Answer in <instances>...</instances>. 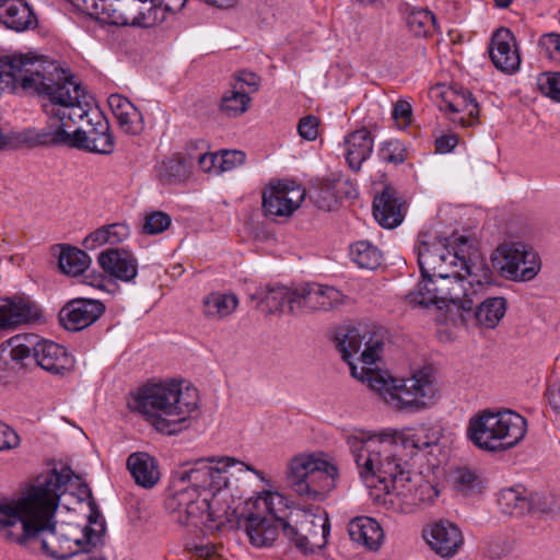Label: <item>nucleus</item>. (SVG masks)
<instances>
[{"label":"nucleus","mask_w":560,"mask_h":560,"mask_svg":"<svg viewBox=\"0 0 560 560\" xmlns=\"http://www.w3.org/2000/svg\"><path fill=\"white\" fill-rule=\"evenodd\" d=\"M457 249L442 242L422 243L418 250L421 281L407 296L415 306L430 305L439 310L454 305L458 310L471 311L478 289L491 282V269L472 262L465 256L468 238L455 240Z\"/></svg>","instance_id":"obj_1"},{"label":"nucleus","mask_w":560,"mask_h":560,"mask_svg":"<svg viewBox=\"0 0 560 560\" xmlns=\"http://www.w3.org/2000/svg\"><path fill=\"white\" fill-rule=\"evenodd\" d=\"M68 481V475L54 469L43 482L33 486L25 498L18 501L0 500V527L20 524L22 533L16 536V542L38 541L43 552L55 559H69L79 552L78 548L89 551L82 548L83 540H71L56 528L55 513L61 489Z\"/></svg>","instance_id":"obj_2"},{"label":"nucleus","mask_w":560,"mask_h":560,"mask_svg":"<svg viewBox=\"0 0 560 560\" xmlns=\"http://www.w3.org/2000/svg\"><path fill=\"white\" fill-rule=\"evenodd\" d=\"M196 387L183 386L175 380L147 383L132 396L130 408L141 413L158 432L174 435L187 427L191 413L198 409Z\"/></svg>","instance_id":"obj_3"},{"label":"nucleus","mask_w":560,"mask_h":560,"mask_svg":"<svg viewBox=\"0 0 560 560\" xmlns=\"http://www.w3.org/2000/svg\"><path fill=\"white\" fill-rule=\"evenodd\" d=\"M347 444L354 458L361 479L373 487L377 480L386 492L399 477L407 474L411 453L406 452L404 443L389 434L347 436Z\"/></svg>","instance_id":"obj_4"},{"label":"nucleus","mask_w":560,"mask_h":560,"mask_svg":"<svg viewBox=\"0 0 560 560\" xmlns=\"http://www.w3.org/2000/svg\"><path fill=\"white\" fill-rule=\"evenodd\" d=\"M373 365L361 364L359 368L357 363H351V375L366 383L396 410L418 412L432 404L436 388L429 371H417L411 377L395 380L388 375L387 371Z\"/></svg>","instance_id":"obj_5"},{"label":"nucleus","mask_w":560,"mask_h":560,"mask_svg":"<svg viewBox=\"0 0 560 560\" xmlns=\"http://www.w3.org/2000/svg\"><path fill=\"white\" fill-rule=\"evenodd\" d=\"M264 505L281 522L283 535L303 553H313L324 548L330 533L328 516L314 514L304 510L288 512L284 497L269 493L264 499Z\"/></svg>","instance_id":"obj_6"},{"label":"nucleus","mask_w":560,"mask_h":560,"mask_svg":"<svg viewBox=\"0 0 560 560\" xmlns=\"http://www.w3.org/2000/svg\"><path fill=\"white\" fill-rule=\"evenodd\" d=\"M527 432V420L517 412L485 410L470 418L467 438L478 448L502 452L517 445Z\"/></svg>","instance_id":"obj_7"},{"label":"nucleus","mask_w":560,"mask_h":560,"mask_svg":"<svg viewBox=\"0 0 560 560\" xmlns=\"http://www.w3.org/2000/svg\"><path fill=\"white\" fill-rule=\"evenodd\" d=\"M255 471L254 468L233 457H201L186 462L175 476L179 482H188L187 488H197L211 500H219L229 487L230 479L237 472Z\"/></svg>","instance_id":"obj_8"},{"label":"nucleus","mask_w":560,"mask_h":560,"mask_svg":"<svg viewBox=\"0 0 560 560\" xmlns=\"http://www.w3.org/2000/svg\"><path fill=\"white\" fill-rule=\"evenodd\" d=\"M339 470L315 454H299L288 464L287 480L291 490L306 500H323L337 486Z\"/></svg>","instance_id":"obj_9"},{"label":"nucleus","mask_w":560,"mask_h":560,"mask_svg":"<svg viewBox=\"0 0 560 560\" xmlns=\"http://www.w3.org/2000/svg\"><path fill=\"white\" fill-rule=\"evenodd\" d=\"M166 510L180 525H195L208 522L223 523L229 521L230 505L226 500H211L197 488H183L170 495L165 501Z\"/></svg>","instance_id":"obj_10"},{"label":"nucleus","mask_w":560,"mask_h":560,"mask_svg":"<svg viewBox=\"0 0 560 560\" xmlns=\"http://www.w3.org/2000/svg\"><path fill=\"white\" fill-rule=\"evenodd\" d=\"M48 136L45 138L51 142V147H68L100 154H110L115 147L109 124L97 110L89 118L86 129L78 128L72 132H65L59 127Z\"/></svg>","instance_id":"obj_11"},{"label":"nucleus","mask_w":560,"mask_h":560,"mask_svg":"<svg viewBox=\"0 0 560 560\" xmlns=\"http://www.w3.org/2000/svg\"><path fill=\"white\" fill-rule=\"evenodd\" d=\"M492 266L505 279L529 281L540 270V260L535 250L522 242H504L493 252Z\"/></svg>","instance_id":"obj_12"},{"label":"nucleus","mask_w":560,"mask_h":560,"mask_svg":"<svg viewBox=\"0 0 560 560\" xmlns=\"http://www.w3.org/2000/svg\"><path fill=\"white\" fill-rule=\"evenodd\" d=\"M291 300L290 315L330 311L343 302V294L334 287L307 283L296 288Z\"/></svg>","instance_id":"obj_13"},{"label":"nucleus","mask_w":560,"mask_h":560,"mask_svg":"<svg viewBox=\"0 0 560 560\" xmlns=\"http://www.w3.org/2000/svg\"><path fill=\"white\" fill-rule=\"evenodd\" d=\"M337 349L341 353V358L349 365L353 363L351 358L358 353L362 346L363 351L359 357L361 364H375L380 358V352L383 347V342L374 340L371 331L364 328L351 327L346 330L345 334L337 336Z\"/></svg>","instance_id":"obj_14"},{"label":"nucleus","mask_w":560,"mask_h":560,"mask_svg":"<svg viewBox=\"0 0 560 560\" xmlns=\"http://www.w3.org/2000/svg\"><path fill=\"white\" fill-rule=\"evenodd\" d=\"M355 187L348 178L340 174H330L326 177L315 178L310 186V198L322 210H334L343 198H354Z\"/></svg>","instance_id":"obj_15"},{"label":"nucleus","mask_w":560,"mask_h":560,"mask_svg":"<svg viewBox=\"0 0 560 560\" xmlns=\"http://www.w3.org/2000/svg\"><path fill=\"white\" fill-rule=\"evenodd\" d=\"M305 196L306 190L294 182L270 184L262 192V209L268 217H289Z\"/></svg>","instance_id":"obj_16"},{"label":"nucleus","mask_w":560,"mask_h":560,"mask_svg":"<svg viewBox=\"0 0 560 560\" xmlns=\"http://www.w3.org/2000/svg\"><path fill=\"white\" fill-rule=\"evenodd\" d=\"M105 312V305L93 299L78 298L67 302L59 312V322L70 331H79L95 323Z\"/></svg>","instance_id":"obj_17"},{"label":"nucleus","mask_w":560,"mask_h":560,"mask_svg":"<svg viewBox=\"0 0 560 560\" xmlns=\"http://www.w3.org/2000/svg\"><path fill=\"white\" fill-rule=\"evenodd\" d=\"M34 360L44 371L54 375H65L74 368L73 357L68 350L51 340H37Z\"/></svg>","instance_id":"obj_18"},{"label":"nucleus","mask_w":560,"mask_h":560,"mask_svg":"<svg viewBox=\"0 0 560 560\" xmlns=\"http://www.w3.org/2000/svg\"><path fill=\"white\" fill-rule=\"evenodd\" d=\"M489 55L494 67L506 73L515 72L521 65L513 33L508 28L498 30L492 38Z\"/></svg>","instance_id":"obj_19"},{"label":"nucleus","mask_w":560,"mask_h":560,"mask_svg":"<svg viewBox=\"0 0 560 560\" xmlns=\"http://www.w3.org/2000/svg\"><path fill=\"white\" fill-rule=\"evenodd\" d=\"M431 549L443 558L453 557L464 542L460 529L452 522L440 521L423 530Z\"/></svg>","instance_id":"obj_20"},{"label":"nucleus","mask_w":560,"mask_h":560,"mask_svg":"<svg viewBox=\"0 0 560 560\" xmlns=\"http://www.w3.org/2000/svg\"><path fill=\"white\" fill-rule=\"evenodd\" d=\"M373 215L385 229L398 226L405 218V202L396 189L384 187L381 194L374 197Z\"/></svg>","instance_id":"obj_21"},{"label":"nucleus","mask_w":560,"mask_h":560,"mask_svg":"<svg viewBox=\"0 0 560 560\" xmlns=\"http://www.w3.org/2000/svg\"><path fill=\"white\" fill-rule=\"evenodd\" d=\"M97 262L107 275L125 282H130L138 273L136 257L124 248H109L101 252Z\"/></svg>","instance_id":"obj_22"},{"label":"nucleus","mask_w":560,"mask_h":560,"mask_svg":"<svg viewBox=\"0 0 560 560\" xmlns=\"http://www.w3.org/2000/svg\"><path fill=\"white\" fill-rule=\"evenodd\" d=\"M269 516L250 513L244 521V529L249 542L258 548L271 546L278 537L281 522L269 511Z\"/></svg>","instance_id":"obj_23"},{"label":"nucleus","mask_w":560,"mask_h":560,"mask_svg":"<svg viewBox=\"0 0 560 560\" xmlns=\"http://www.w3.org/2000/svg\"><path fill=\"white\" fill-rule=\"evenodd\" d=\"M491 284L492 281L482 289H478L477 294L474 296L475 302L471 311L462 310L465 314L472 315L478 324L486 328L497 327L508 308V302L502 296L487 298L482 302H479L480 293Z\"/></svg>","instance_id":"obj_24"},{"label":"nucleus","mask_w":560,"mask_h":560,"mask_svg":"<svg viewBox=\"0 0 560 560\" xmlns=\"http://www.w3.org/2000/svg\"><path fill=\"white\" fill-rule=\"evenodd\" d=\"M83 12L100 23L109 25H129L127 19L128 0H84L81 4Z\"/></svg>","instance_id":"obj_25"},{"label":"nucleus","mask_w":560,"mask_h":560,"mask_svg":"<svg viewBox=\"0 0 560 560\" xmlns=\"http://www.w3.org/2000/svg\"><path fill=\"white\" fill-rule=\"evenodd\" d=\"M0 24L15 32H24L35 27L37 19L24 0H8L0 4Z\"/></svg>","instance_id":"obj_26"},{"label":"nucleus","mask_w":560,"mask_h":560,"mask_svg":"<svg viewBox=\"0 0 560 560\" xmlns=\"http://www.w3.org/2000/svg\"><path fill=\"white\" fill-rule=\"evenodd\" d=\"M108 105L124 132L132 136L141 133L144 128L142 114L127 97L112 94Z\"/></svg>","instance_id":"obj_27"},{"label":"nucleus","mask_w":560,"mask_h":560,"mask_svg":"<svg viewBox=\"0 0 560 560\" xmlns=\"http://www.w3.org/2000/svg\"><path fill=\"white\" fill-rule=\"evenodd\" d=\"M126 465L136 485L144 489L153 488L161 478L156 459L148 453L137 452L130 454Z\"/></svg>","instance_id":"obj_28"},{"label":"nucleus","mask_w":560,"mask_h":560,"mask_svg":"<svg viewBox=\"0 0 560 560\" xmlns=\"http://www.w3.org/2000/svg\"><path fill=\"white\" fill-rule=\"evenodd\" d=\"M352 541L369 550H377L384 540V530L378 522L369 516H358L348 524Z\"/></svg>","instance_id":"obj_29"},{"label":"nucleus","mask_w":560,"mask_h":560,"mask_svg":"<svg viewBox=\"0 0 560 560\" xmlns=\"http://www.w3.org/2000/svg\"><path fill=\"white\" fill-rule=\"evenodd\" d=\"M127 19L129 25L149 28L163 22L165 9L158 0H128Z\"/></svg>","instance_id":"obj_30"},{"label":"nucleus","mask_w":560,"mask_h":560,"mask_svg":"<svg viewBox=\"0 0 560 560\" xmlns=\"http://www.w3.org/2000/svg\"><path fill=\"white\" fill-rule=\"evenodd\" d=\"M345 145L347 163L351 170L358 172L371 155L374 141L371 132L366 128H361L346 137Z\"/></svg>","instance_id":"obj_31"},{"label":"nucleus","mask_w":560,"mask_h":560,"mask_svg":"<svg viewBox=\"0 0 560 560\" xmlns=\"http://www.w3.org/2000/svg\"><path fill=\"white\" fill-rule=\"evenodd\" d=\"M37 310L21 298L5 300L0 304V330L35 320Z\"/></svg>","instance_id":"obj_32"},{"label":"nucleus","mask_w":560,"mask_h":560,"mask_svg":"<svg viewBox=\"0 0 560 560\" xmlns=\"http://www.w3.org/2000/svg\"><path fill=\"white\" fill-rule=\"evenodd\" d=\"M296 293V288L290 289L284 285H266L257 289L250 295L252 300H257L260 304L266 306L268 314L283 313L284 305L288 304V313L290 314L291 300Z\"/></svg>","instance_id":"obj_33"},{"label":"nucleus","mask_w":560,"mask_h":560,"mask_svg":"<svg viewBox=\"0 0 560 560\" xmlns=\"http://www.w3.org/2000/svg\"><path fill=\"white\" fill-rule=\"evenodd\" d=\"M56 247L59 250L58 267L63 275L79 277L89 269L92 259L84 250L67 244Z\"/></svg>","instance_id":"obj_34"},{"label":"nucleus","mask_w":560,"mask_h":560,"mask_svg":"<svg viewBox=\"0 0 560 560\" xmlns=\"http://www.w3.org/2000/svg\"><path fill=\"white\" fill-rule=\"evenodd\" d=\"M238 300L234 294L212 292L202 303L203 315L208 319L220 320L231 315L237 307Z\"/></svg>","instance_id":"obj_35"},{"label":"nucleus","mask_w":560,"mask_h":560,"mask_svg":"<svg viewBox=\"0 0 560 560\" xmlns=\"http://www.w3.org/2000/svg\"><path fill=\"white\" fill-rule=\"evenodd\" d=\"M352 261L360 268L374 270L382 264V252L368 241H359L350 246Z\"/></svg>","instance_id":"obj_36"},{"label":"nucleus","mask_w":560,"mask_h":560,"mask_svg":"<svg viewBox=\"0 0 560 560\" xmlns=\"http://www.w3.org/2000/svg\"><path fill=\"white\" fill-rule=\"evenodd\" d=\"M249 103L248 92L237 84H232V89L221 97L220 110L229 117H237L248 109Z\"/></svg>","instance_id":"obj_37"},{"label":"nucleus","mask_w":560,"mask_h":560,"mask_svg":"<svg viewBox=\"0 0 560 560\" xmlns=\"http://www.w3.org/2000/svg\"><path fill=\"white\" fill-rule=\"evenodd\" d=\"M498 503L504 514L522 516L528 511L529 501L525 490L506 488L501 490Z\"/></svg>","instance_id":"obj_38"},{"label":"nucleus","mask_w":560,"mask_h":560,"mask_svg":"<svg viewBox=\"0 0 560 560\" xmlns=\"http://www.w3.org/2000/svg\"><path fill=\"white\" fill-rule=\"evenodd\" d=\"M406 447V452L411 453V456L416 451L425 450L433 445H436L441 439V433L428 427H421L412 433H405L398 438Z\"/></svg>","instance_id":"obj_39"},{"label":"nucleus","mask_w":560,"mask_h":560,"mask_svg":"<svg viewBox=\"0 0 560 560\" xmlns=\"http://www.w3.org/2000/svg\"><path fill=\"white\" fill-rule=\"evenodd\" d=\"M446 108L452 113L467 112L468 118H453L454 122L460 124L463 127H472L478 124L479 106L470 92H465L456 98L446 103Z\"/></svg>","instance_id":"obj_40"},{"label":"nucleus","mask_w":560,"mask_h":560,"mask_svg":"<svg viewBox=\"0 0 560 560\" xmlns=\"http://www.w3.org/2000/svg\"><path fill=\"white\" fill-rule=\"evenodd\" d=\"M450 481L453 489L464 495H472L481 491V482L479 477L469 468H455L450 474Z\"/></svg>","instance_id":"obj_41"},{"label":"nucleus","mask_w":560,"mask_h":560,"mask_svg":"<svg viewBox=\"0 0 560 560\" xmlns=\"http://www.w3.org/2000/svg\"><path fill=\"white\" fill-rule=\"evenodd\" d=\"M406 24L415 36H427L431 28L434 27L435 18L432 12L427 9L412 8L407 13Z\"/></svg>","instance_id":"obj_42"},{"label":"nucleus","mask_w":560,"mask_h":560,"mask_svg":"<svg viewBox=\"0 0 560 560\" xmlns=\"http://www.w3.org/2000/svg\"><path fill=\"white\" fill-rule=\"evenodd\" d=\"M38 337L36 335L15 336L9 340V352L15 365L22 363L31 355L34 358V349Z\"/></svg>","instance_id":"obj_43"},{"label":"nucleus","mask_w":560,"mask_h":560,"mask_svg":"<svg viewBox=\"0 0 560 560\" xmlns=\"http://www.w3.org/2000/svg\"><path fill=\"white\" fill-rule=\"evenodd\" d=\"M417 483L418 476L413 478L410 470H408L407 474L394 481V485H389V489L385 493L395 494L400 498L407 506H412L411 500L413 497H417Z\"/></svg>","instance_id":"obj_44"},{"label":"nucleus","mask_w":560,"mask_h":560,"mask_svg":"<svg viewBox=\"0 0 560 560\" xmlns=\"http://www.w3.org/2000/svg\"><path fill=\"white\" fill-rule=\"evenodd\" d=\"M529 506L527 513L549 516L560 512V501L552 495L533 493L528 497Z\"/></svg>","instance_id":"obj_45"},{"label":"nucleus","mask_w":560,"mask_h":560,"mask_svg":"<svg viewBox=\"0 0 560 560\" xmlns=\"http://www.w3.org/2000/svg\"><path fill=\"white\" fill-rule=\"evenodd\" d=\"M378 154L384 162L393 164H401L407 159L404 143L396 139L383 142Z\"/></svg>","instance_id":"obj_46"},{"label":"nucleus","mask_w":560,"mask_h":560,"mask_svg":"<svg viewBox=\"0 0 560 560\" xmlns=\"http://www.w3.org/2000/svg\"><path fill=\"white\" fill-rule=\"evenodd\" d=\"M171 224V218L168 214L162 211H154L149 213L143 223V233L145 234H159L165 231Z\"/></svg>","instance_id":"obj_47"},{"label":"nucleus","mask_w":560,"mask_h":560,"mask_svg":"<svg viewBox=\"0 0 560 560\" xmlns=\"http://www.w3.org/2000/svg\"><path fill=\"white\" fill-rule=\"evenodd\" d=\"M538 86L542 94L560 102V73H544L538 79Z\"/></svg>","instance_id":"obj_48"},{"label":"nucleus","mask_w":560,"mask_h":560,"mask_svg":"<svg viewBox=\"0 0 560 560\" xmlns=\"http://www.w3.org/2000/svg\"><path fill=\"white\" fill-rule=\"evenodd\" d=\"M185 175V165L176 159H170L163 162L160 170V178L168 184L182 180Z\"/></svg>","instance_id":"obj_49"},{"label":"nucleus","mask_w":560,"mask_h":560,"mask_svg":"<svg viewBox=\"0 0 560 560\" xmlns=\"http://www.w3.org/2000/svg\"><path fill=\"white\" fill-rule=\"evenodd\" d=\"M539 48L544 56L560 62V34L549 33L542 35L539 39Z\"/></svg>","instance_id":"obj_50"},{"label":"nucleus","mask_w":560,"mask_h":560,"mask_svg":"<svg viewBox=\"0 0 560 560\" xmlns=\"http://www.w3.org/2000/svg\"><path fill=\"white\" fill-rule=\"evenodd\" d=\"M20 444V435L10 425L0 421V452L14 450Z\"/></svg>","instance_id":"obj_51"},{"label":"nucleus","mask_w":560,"mask_h":560,"mask_svg":"<svg viewBox=\"0 0 560 560\" xmlns=\"http://www.w3.org/2000/svg\"><path fill=\"white\" fill-rule=\"evenodd\" d=\"M417 497L411 500V505L417 506L423 502L432 501L439 495V491L429 482L418 477Z\"/></svg>","instance_id":"obj_52"},{"label":"nucleus","mask_w":560,"mask_h":560,"mask_svg":"<svg viewBox=\"0 0 560 560\" xmlns=\"http://www.w3.org/2000/svg\"><path fill=\"white\" fill-rule=\"evenodd\" d=\"M220 172L231 171L245 162V153L238 150H222Z\"/></svg>","instance_id":"obj_53"},{"label":"nucleus","mask_w":560,"mask_h":560,"mask_svg":"<svg viewBox=\"0 0 560 560\" xmlns=\"http://www.w3.org/2000/svg\"><path fill=\"white\" fill-rule=\"evenodd\" d=\"M298 132L307 141L315 140L318 135V119L313 115L303 117L298 125Z\"/></svg>","instance_id":"obj_54"},{"label":"nucleus","mask_w":560,"mask_h":560,"mask_svg":"<svg viewBox=\"0 0 560 560\" xmlns=\"http://www.w3.org/2000/svg\"><path fill=\"white\" fill-rule=\"evenodd\" d=\"M105 229L109 245L119 244L129 236V228L126 224L114 223L105 225Z\"/></svg>","instance_id":"obj_55"},{"label":"nucleus","mask_w":560,"mask_h":560,"mask_svg":"<svg viewBox=\"0 0 560 560\" xmlns=\"http://www.w3.org/2000/svg\"><path fill=\"white\" fill-rule=\"evenodd\" d=\"M108 244L107 233L105 226H102L94 232L90 233L82 242V245L88 250H94L95 248Z\"/></svg>","instance_id":"obj_56"},{"label":"nucleus","mask_w":560,"mask_h":560,"mask_svg":"<svg viewBox=\"0 0 560 560\" xmlns=\"http://www.w3.org/2000/svg\"><path fill=\"white\" fill-rule=\"evenodd\" d=\"M392 116L396 121L401 120L404 126L410 125L412 116L411 105L407 101L399 100L394 105Z\"/></svg>","instance_id":"obj_57"},{"label":"nucleus","mask_w":560,"mask_h":560,"mask_svg":"<svg viewBox=\"0 0 560 560\" xmlns=\"http://www.w3.org/2000/svg\"><path fill=\"white\" fill-rule=\"evenodd\" d=\"M16 371V365L11 359L9 347H0V378H5L13 375Z\"/></svg>","instance_id":"obj_58"},{"label":"nucleus","mask_w":560,"mask_h":560,"mask_svg":"<svg viewBox=\"0 0 560 560\" xmlns=\"http://www.w3.org/2000/svg\"><path fill=\"white\" fill-rule=\"evenodd\" d=\"M259 82H260V79L256 73L244 70V71H240L235 75L234 84L242 86V89H244V85H247L252 92H255L259 88Z\"/></svg>","instance_id":"obj_59"},{"label":"nucleus","mask_w":560,"mask_h":560,"mask_svg":"<svg viewBox=\"0 0 560 560\" xmlns=\"http://www.w3.org/2000/svg\"><path fill=\"white\" fill-rule=\"evenodd\" d=\"M458 143L456 135H443L435 140V150L439 153L451 152Z\"/></svg>","instance_id":"obj_60"},{"label":"nucleus","mask_w":560,"mask_h":560,"mask_svg":"<svg viewBox=\"0 0 560 560\" xmlns=\"http://www.w3.org/2000/svg\"><path fill=\"white\" fill-rule=\"evenodd\" d=\"M83 278V282L85 284H89L93 288L102 289L104 288L105 283V277L95 270L91 271H84L82 275H80Z\"/></svg>","instance_id":"obj_61"},{"label":"nucleus","mask_w":560,"mask_h":560,"mask_svg":"<svg viewBox=\"0 0 560 560\" xmlns=\"http://www.w3.org/2000/svg\"><path fill=\"white\" fill-rule=\"evenodd\" d=\"M547 396L552 408L560 410V384L551 385L547 390Z\"/></svg>","instance_id":"obj_62"},{"label":"nucleus","mask_w":560,"mask_h":560,"mask_svg":"<svg viewBox=\"0 0 560 560\" xmlns=\"http://www.w3.org/2000/svg\"><path fill=\"white\" fill-rule=\"evenodd\" d=\"M214 159H217V158L214 156L213 153H202V154H200L198 156L199 167L203 172H213L212 170H214V164H213Z\"/></svg>","instance_id":"obj_63"},{"label":"nucleus","mask_w":560,"mask_h":560,"mask_svg":"<svg viewBox=\"0 0 560 560\" xmlns=\"http://www.w3.org/2000/svg\"><path fill=\"white\" fill-rule=\"evenodd\" d=\"M196 1L200 2V3H207V4L215 7V8L225 9V8L232 7L236 0H196Z\"/></svg>","instance_id":"obj_64"}]
</instances>
